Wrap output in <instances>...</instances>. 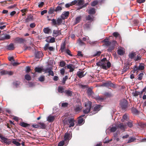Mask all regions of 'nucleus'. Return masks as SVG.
Returning a JSON list of instances; mask_svg holds the SVG:
<instances>
[{"label": "nucleus", "mask_w": 146, "mask_h": 146, "mask_svg": "<svg viewBox=\"0 0 146 146\" xmlns=\"http://www.w3.org/2000/svg\"><path fill=\"white\" fill-rule=\"evenodd\" d=\"M92 103L90 101H88L85 103V107L86 109L83 110V112L84 114H88L90 111L91 115L95 114L98 112L101 109V106L100 105H96L93 109H91Z\"/></svg>", "instance_id": "nucleus-1"}, {"label": "nucleus", "mask_w": 146, "mask_h": 146, "mask_svg": "<svg viewBox=\"0 0 146 146\" xmlns=\"http://www.w3.org/2000/svg\"><path fill=\"white\" fill-rule=\"evenodd\" d=\"M75 120L74 118L70 117L65 118L64 121V123L65 124L69 125V127H73L75 125Z\"/></svg>", "instance_id": "nucleus-2"}, {"label": "nucleus", "mask_w": 146, "mask_h": 146, "mask_svg": "<svg viewBox=\"0 0 146 146\" xmlns=\"http://www.w3.org/2000/svg\"><path fill=\"white\" fill-rule=\"evenodd\" d=\"M107 60L106 58H104L102 59L100 61L96 63V65L99 66L101 67V68L105 70L107 69L106 64Z\"/></svg>", "instance_id": "nucleus-3"}, {"label": "nucleus", "mask_w": 146, "mask_h": 146, "mask_svg": "<svg viewBox=\"0 0 146 146\" xmlns=\"http://www.w3.org/2000/svg\"><path fill=\"white\" fill-rule=\"evenodd\" d=\"M102 86L108 88H115L116 87V85L115 84H113L111 83L110 81H108L106 82L103 83L102 84Z\"/></svg>", "instance_id": "nucleus-4"}, {"label": "nucleus", "mask_w": 146, "mask_h": 146, "mask_svg": "<svg viewBox=\"0 0 146 146\" xmlns=\"http://www.w3.org/2000/svg\"><path fill=\"white\" fill-rule=\"evenodd\" d=\"M117 44V42L116 41L112 40L111 41V44L108 46V47L107 50V51L108 52H111L114 49L115 46Z\"/></svg>", "instance_id": "nucleus-5"}, {"label": "nucleus", "mask_w": 146, "mask_h": 146, "mask_svg": "<svg viewBox=\"0 0 146 146\" xmlns=\"http://www.w3.org/2000/svg\"><path fill=\"white\" fill-rule=\"evenodd\" d=\"M128 102L125 99L121 100L120 105L122 109L125 110L127 107Z\"/></svg>", "instance_id": "nucleus-6"}, {"label": "nucleus", "mask_w": 146, "mask_h": 146, "mask_svg": "<svg viewBox=\"0 0 146 146\" xmlns=\"http://www.w3.org/2000/svg\"><path fill=\"white\" fill-rule=\"evenodd\" d=\"M0 73L2 75L8 74L9 75H12L14 74L13 72L11 71H7V70H2L0 72Z\"/></svg>", "instance_id": "nucleus-7"}, {"label": "nucleus", "mask_w": 146, "mask_h": 146, "mask_svg": "<svg viewBox=\"0 0 146 146\" xmlns=\"http://www.w3.org/2000/svg\"><path fill=\"white\" fill-rule=\"evenodd\" d=\"M69 15V12L68 11H64L61 16V17L64 20L65 19H67Z\"/></svg>", "instance_id": "nucleus-8"}, {"label": "nucleus", "mask_w": 146, "mask_h": 146, "mask_svg": "<svg viewBox=\"0 0 146 146\" xmlns=\"http://www.w3.org/2000/svg\"><path fill=\"white\" fill-rule=\"evenodd\" d=\"M87 94L88 96L94 97V93L93 92L92 89L91 88H89L87 90Z\"/></svg>", "instance_id": "nucleus-9"}, {"label": "nucleus", "mask_w": 146, "mask_h": 146, "mask_svg": "<svg viewBox=\"0 0 146 146\" xmlns=\"http://www.w3.org/2000/svg\"><path fill=\"white\" fill-rule=\"evenodd\" d=\"M67 68L70 69L69 72H72L74 70L75 68V65L72 64H70L67 65Z\"/></svg>", "instance_id": "nucleus-10"}, {"label": "nucleus", "mask_w": 146, "mask_h": 146, "mask_svg": "<svg viewBox=\"0 0 146 146\" xmlns=\"http://www.w3.org/2000/svg\"><path fill=\"white\" fill-rule=\"evenodd\" d=\"M61 34L60 31L54 30L53 31L52 35L54 37H56L57 36L61 35Z\"/></svg>", "instance_id": "nucleus-11"}, {"label": "nucleus", "mask_w": 146, "mask_h": 146, "mask_svg": "<svg viewBox=\"0 0 146 146\" xmlns=\"http://www.w3.org/2000/svg\"><path fill=\"white\" fill-rule=\"evenodd\" d=\"M2 40L4 41L6 40L9 39L11 38V36L9 35L5 34L4 35H2Z\"/></svg>", "instance_id": "nucleus-12"}, {"label": "nucleus", "mask_w": 146, "mask_h": 146, "mask_svg": "<svg viewBox=\"0 0 146 146\" xmlns=\"http://www.w3.org/2000/svg\"><path fill=\"white\" fill-rule=\"evenodd\" d=\"M82 17L81 16H79L76 17L75 20L74 25H75L80 22L81 20Z\"/></svg>", "instance_id": "nucleus-13"}, {"label": "nucleus", "mask_w": 146, "mask_h": 146, "mask_svg": "<svg viewBox=\"0 0 146 146\" xmlns=\"http://www.w3.org/2000/svg\"><path fill=\"white\" fill-rule=\"evenodd\" d=\"M55 118V116L50 115L47 117V120L49 122H52L54 120Z\"/></svg>", "instance_id": "nucleus-14"}, {"label": "nucleus", "mask_w": 146, "mask_h": 146, "mask_svg": "<svg viewBox=\"0 0 146 146\" xmlns=\"http://www.w3.org/2000/svg\"><path fill=\"white\" fill-rule=\"evenodd\" d=\"M84 71H78L77 73V75L80 78H81L84 77L86 74V73L84 74Z\"/></svg>", "instance_id": "nucleus-15"}, {"label": "nucleus", "mask_w": 146, "mask_h": 146, "mask_svg": "<svg viewBox=\"0 0 146 146\" xmlns=\"http://www.w3.org/2000/svg\"><path fill=\"white\" fill-rule=\"evenodd\" d=\"M117 51L118 54L120 55H123L125 52V49L124 48L119 49Z\"/></svg>", "instance_id": "nucleus-16"}, {"label": "nucleus", "mask_w": 146, "mask_h": 146, "mask_svg": "<svg viewBox=\"0 0 146 146\" xmlns=\"http://www.w3.org/2000/svg\"><path fill=\"white\" fill-rule=\"evenodd\" d=\"M7 49L8 50H13L15 48L14 46L13 43H11L7 46Z\"/></svg>", "instance_id": "nucleus-17"}, {"label": "nucleus", "mask_w": 146, "mask_h": 146, "mask_svg": "<svg viewBox=\"0 0 146 146\" xmlns=\"http://www.w3.org/2000/svg\"><path fill=\"white\" fill-rule=\"evenodd\" d=\"M82 108L81 106H77L74 108V110L76 112H79Z\"/></svg>", "instance_id": "nucleus-18"}, {"label": "nucleus", "mask_w": 146, "mask_h": 146, "mask_svg": "<svg viewBox=\"0 0 146 146\" xmlns=\"http://www.w3.org/2000/svg\"><path fill=\"white\" fill-rule=\"evenodd\" d=\"M15 40L17 43L21 44L24 42L25 40L22 38L17 37L15 38Z\"/></svg>", "instance_id": "nucleus-19"}, {"label": "nucleus", "mask_w": 146, "mask_h": 146, "mask_svg": "<svg viewBox=\"0 0 146 146\" xmlns=\"http://www.w3.org/2000/svg\"><path fill=\"white\" fill-rule=\"evenodd\" d=\"M33 19V16L32 15H30L28 16L25 19V23H27L29 21H32Z\"/></svg>", "instance_id": "nucleus-20"}, {"label": "nucleus", "mask_w": 146, "mask_h": 146, "mask_svg": "<svg viewBox=\"0 0 146 146\" xmlns=\"http://www.w3.org/2000/svg\"><path fill=\"white\" fill-rule=\"evenodd\" d=\"M70 134L68 133H66L64 135V140L66 141L67 140H69L70 139Z\"/></svg>", "instance_id": "nucleus-21"}, {"label": "nucleus", "mask_w": 146, "mask_h": 146, "mask_svg": "<svg viewBox=\"0 0 146 146\" xmlns=\"http://www.w3.org/2000/svg\"><path fill=\"white\" fill-rule=\"evenodd\" d=\"M73 92L72 91H70L68 90H65L64 93L68 96H72V95Z\"/></svg>", "instance_id": "nucleus-22"}, {"label": "nucleus", "mask_w": 146, "mask_h": 146, "mask_svg": "<svg viewBox=\"0 0 146 146\" xmlns=\"http://www.w3.org/2000/svg\"><path fill=\"white\" fill-rule=\"evenodd\" d=\"M58 92L60 93H62L63 92L64 93L65 90L64 88L62 86H59L58 88Z\"/></svg>", "instance_id": "nucleus-23"}, {"label": "nucleus", "mask_w": 146, "mask_h": 146, "mask_svg": "<svg viewBox=\"0 0 146 146\" xmlns=\"http://www.w3.org/2000/svg\"><path fill=\"white\" fill-rule=\"evenodd\" d=\"M43 31L45 34H49L50 33H52L51 29L49 27L44 28L43 29Z\"/></svg>", "instance_id": "nucleus-24"}, {"label": "nucleus", "mask_w": 146, "mask_h": 146, "mask_svg": "<svg viewBox=\"0 0 146 146\" xmlns=\"http://www.w3.org/2000/svg\"><path fill=\"white\" fill-rule=\"evenodd\" d=\"M43 55L42 53L40 51L37 52L35 55V57L38 58H40Z\"/></svg>", "instance_id": "nucleus-25"}, {"label": "nucleus", "mask_w": 146, "mask_h": 146, "mask_svg": "<svg viewBox=\"0 0 146 146\" xmlns=\"http://www.w3.org/2000/svg\"><path fill=\"white\" fill-rule=\"evenodd\" d=\"M93 98L96 99L97 100L101 102L104 99V98L100 97L99 96H94Z\"/></svg>", "instance_id": "nucleus-26"}, {"label": "nucleus", "mask_w": 146, "mask_h": 146, "mask_svg": "<svg viewBox=\"0 0 146 146\" xmlns=\"http://www.w3.org/2000/svg\"><path fill=\"white\" fill-rule=\"evenodd\" d=\"M34 70L35 72L40 73L43 71V68L40 67H36Z\"/></svg>", "instance_id": "nucleus-27"}, {"label": "nucleus", "mask_w": 146, "mask_h": 146, "mask_svg": "<svg viewBox=\"0 0 146 146\" xmlns=\"http://www.w3.org/2000/svg\"><path fill=\"white\" fill-rule=\"evenodd\" d=\"M20 125L23 127H27L30 126V125L27 123L22 122L20 123Z\"/></svg>", "instance_id": "nucleus-28"}, {"label": "nucleus", "mask_w": 146, "mask_h": 146, "mask_svg": "<svg viewBox=\"0 0 146 146\" xmlns=\"http://www.w3.org/2000/svg\"><path fill=\"white\" fill-rule=\"evenodd\" d=\"M88 13L91 15H94L96 13L95 9L94 8H92L88 11Z\"/></svg>", "instance_id": "nucleus-29"}, {"label": "nucleus", "mask_w": 146, "mask_h": 146, "mask_svg": "<svg viewBox=\"0 0 146 146\" xmlns=\"http://www.w3.org/2000/svg\"><path fill=\"white\" fill-rule=\"evenodd\" d=\"M108 39H105L103 40V42L105 43V45L106 46H108L111 44V41H108Z\"/></svg>", "instance_id": "nucleus-30"}, {"label": "nucleus", "mask_w": 146, "mask_h": 146, "mask_svg": "<svg viewBox=\"0 0 146 146\" xmlns=\"http://www.w3.org/2000/svg\"><path fill=\"white\" fill-rule=\"evenodd\" d=\"M40 127L39 129H44L46 128V125L43 123L40 122L39 123Z\"/></svg>", "instance_id": "nucleus-31"}, {"label": "nucleus", "mask_w": 146, "mask_h": 146, "mask_svg": "<svg viewBox=\"0 0 146 146\" xmlns=\"http://www.w3.org/2000/svg\"><path fill=\"white\" fill-rule=\"evenodd\" d=\"M136 56V54L135 52L131 53H129V58L131 59H134L135 57Z\"/></svg>", "instance_id": "nucleus-32"}, {"label": "nucleus", "mask_w": 146, "mask_h": 146, "mask_svg": "<svg viewBox=\"0 0 146 146\" xmlns=\"http://www.w3.org/2000/svg\"><path fill=\"white\" fill-rule=\"evenodd\" d=\"M136 140V139L135 137H130L127 142V143H128L133 142Z\"/></svg>", "instance_id": "nucleus-33"}, {"label": "nucleus", "mask_w": 146, "mask_h": 146, "mask_svg": "<svg viewBox=\"0 0 146 146\" xmlns=\"http://www.w3.org/2000/svg\"><path fill=\"white\" fill-rule=\"evenodd\" d=\"M0 138L5 143H7V141L8 140V139L5 137L3 136L0 133Z\"/></svg>", "instance_id": "nucleus-34"}, {"label": "nucleus", "mask_w": 146, "mask_h": 146, "mask_svg": "<svg viewBox=\"0 0 146 146\" xmlns=\"http://www.w3.org/2000/svg\"><path fill=\"white\" fill-rule=\"evenodd\" d=\"M117 128H120L121 129L123 130L125 128V126L122 123H120L117 125Z\"/></svg>", "instance_id": "nucleus-35"}, {"label": "nucleus", "mask_w": 146, "mask_h": 146, "mask_svg": "<svg viewBox=\"0 0 146 146\" xmlns=\"http://www.w3.org/2000/svg\"><path fill=\"white\" fill-rule=\"evenodd\" d=\"M63 20V19L62 18H58L57 19V25H59L62 22Z\"/></svg>", "instance_id": "nucleus-36"}, {"label": "nucleus", "mask_w": 146, "mask_h": 146, "mask_svg": "<svg viewBox=\"0 0 146 146\" xmlns=\"http://www.w3.org/2000/svg\"><path fill=\"white\" fill-rule=\"evenodd\" d=\"M20 83V82L19 81H15L13 82V84L15 86L16 88H17L19 86Z\"/></svg>", "instance_id": "nucleus-37"}, {"label": "nucleus", "mask_w": 146, "mask_h": 146, "mask_svg": "<svg viewBox=\"0 0 146 146\" xmlns=\"http://www.w3.org/2000/svg\"><path fill=\"white\" fill-rule=\"evenodd\" d=\"M62 9V7L60 6H58L55 9V11L56 12H60Z\"/></svg>", "instance_id": "nucleus-38"}, {"label": "nucleus", "mask_w": 146, "mask_h": 146, "mask_svg": "<svg viewBox=\"0 0 146 146\" xmlns=\"http://www.w3.org/2000/svg\"><path fill=\"white\" fill-rule=\"evenodd\" d=\"M78 118V123L79 125H82L84 121V119L83 118H79V117Z\"/></svg>", "instance_id": "nucleus-39"}, {"label": "nucleus", "mask_w": 146, "mask_h": 146, "mask_svg": "<svg viewBox=\"0 0 146 146\" xmlns=\"http://www.w3.org/2000/svg\"><path fill=\"white\" fill-rule=\"evenodd\" d=\"M139 70L138 67L136 66L135 65L133 67V70L132 71L133 73H135L136 72H137Z\"/></svg>", "instance_id": "nucleus-40"}, {"label": "nucleus", "mask_w": 146, "mask_h": 146, "mask_svg": "<svg viewBox=\"0 0 146 146\" xmlns=\"http://www.w3.org/2000/svg\"><path fill=\"white\" fill-rule=\"evenodd\" d=\"M25 79L27 81H30L31 80V76L28 74L25 75Z\"/></svg>", "instance_id": "nucleus-41"}, {"label": "nucleus", "mask_w": 146, "mask_h": 146, "mask_svg": "<svg viewBox=\"0 0 146 146\" xmlns=\"http://www.w3.org/2000/svg\"><path fill=\"white\" fill-rule=\"evenodd\" d=\"M131 111L133 113L135 114H137L138 113V110L134 108H132Z\"/></svg>", "instance_id": "nucleus-42"}, {"label": "nucleus", "mask_w": 146, "mask_h": 146, "mask_svg": "<svg viewBox=\"0 0 146 146\" xmlns=\"http://www.w3.org/2000/svg\"><path fill=\"white\" fill-rule=\"evenodd\" d=\"M55 9L52 7H50L49 9V11H48V13L49 14H51L53 13L55 11Z\"/></svg>", "instance_id": "nucleus-43"}, {"label": "nucleus", "mask_w": 146, "mask_h": 146, "mask_svg": "<svg viewBox=\"0 0 146 146\" xmlns=\"http://www.w3.org/2000/svg\"><path fill=\"white\" fill-rule=\"evenodd\" d=\"M65 48V43L62 44L61 45L60 49L61 51L63 52L64 51V49Z\"/></svg>", "instance_id": "nucleus-44"}, {"label": "nucleus", "mask_w": 146, "mask_h": 146, "mask_svg": "<svg viewBox=\"0 0 146 146\" xmlns=\"http://www.w3.org/2000/svg\"><path fill=\"white\" fill-rule=\"evenodd\" d=\"M23 48H24V51H26L27 50H30L31 49V47L30 46H27L25 44L23 46Z\"/></svg>", "instance_id": "nucleus-45"}, {"label": "nucleus", "mask_w": 146, "mask_h": 146, "mask_svg": "<svg viewBox=\"0 0 146 146\" xmlns=\"http://www.w3.org/2000/svg\"><path fill=\"white\" fill-rule=\"evenodd\" d=\"M84 0H78L77 2V5H83L84 3Z\"/></svg>", "instance_id": "nucleus-46"}, {"label": "nucleus", "mask_w": 146, "mask_h": 146, "mask_svg": "<svg viewBox=\"0 0 146 146\" xmlns=\"http://www.w3.org/2000/svg\"><path fill=\"white\" fill-rule=\"evenodd\" d=\"M66 63L64 61H62L60 62L59 66L61 67H63L64 66Z\"/></svg>", "instance_id": "nucleus-47"}, {"label": "nucleus", "mask_w": 146, "mask_h": 146, "mask_svg": "<svg viewBox=\"0 0 146 146\" xmlns=\"http://www.w3.org/2000/svg\"><path fill=\"white\" fill-rule=\"evenodd\" d=\"M48 39L46 40V42H49L50 43H53L55 41V38L54 37H51L49 41L48 40Z\"/></svg>", "instance_id": "nucleus-48"}, {"label": "nucleus", "mask_w": 146, "mask_h": 146, "mask_svg": "<svg viewBox=\"0 0 146 146\" xmlns=\"http://www.w3.org/2000/svg\"><path fill=\"white\" fill-rule=\"evenodd\" d=\"M139 94H140V92L135 91L134 92H133L132 94L134 96H138Z\"/></svg>", "instance_id": "nucleus-49"}, {"label": "nucleus", "mask_w": 146, "mask_h": 146, "mask_svg": "<svg viewBox=\"0 0 146 146\" xmlns=\"http://www.w3.org/2000/svg\"><path fill=\"white\" fill-rule=\"evenodd\" d=\"M38 80L39 81L42 82L45 80L44 76L43 75L41 76L39 78Z\"/></svg>", "instance_id": "nucleus-50"}, {"label": "nucleus", "mask_w": 146, "mask_h": 146, "mask_svg": "<svg viewBox=\"0 0 146 146\" xmlns=\"http://www.w3.org/2000/svg\"><path fill=\"white\" fill-rule=\"evenodd\" d=\"M98 3V2L97 0L94 1L91 4V5L92 6H94L96 5Z\"/></svg>", "instance_id": "nucleus-51"}, {"label": "nucleus", "mask_w": 146, "mask_h": 146, "mask_svg": "<svg viewBox=\"0 0 146 146\" xmlns=\"http://www.w3.org/2000/svg\"><path fill=\"white\" fill-rule=\"evenodd\" d=\"M144 75L143 73H141L138 75V79L139 80H141L143 76Z\"/></svg>", "instance_id": "nucleus-52"}, {"label": "nucleus", "mask_w": 146, "mask_h": 146, "mask_svg": "<svg viewBox=\"0 0 146 146\" xmlns=\"http://www.w3.org/2000/svg\"><path fill=\"white\" fill-rule=\"evenodd\" d=\"M141 58V55H137V58H135L134 59V60L135 61H137L139 60H140Z\"/></svg>", "instance_id": "nucleus-53"}, {"label": "nucleus", "mask_w": 146, "mask_h": 146, "mask_svg": "<svg viewBox=\"0 0 146 146\" xmlns=\"http://www.w3.org/2000/svg\"><path fill=\"white\" fill-rule=\"evenodd\" d=\"M68 78V77L67 76H66L64 77L63 78L62 81V82L63 84H64L65 83V82Z\"/></svg>", "instance_id": "nucleus-54"}, {"label": "nucleus", "mask_w": 146, "mask_h": 146, "mask_svg": "<svg viewBox=\"0 0 146 146\" xmlns=\"http://www.w3.org/2000/svg\"><path fill=\"white\" fill-rule=\"evenodd\" d=\"M66 67H65L64 68H62L60 70V73L62 75H64L65 73V69H66Z\"/></svg>", "instance_id": "nucleus-55"}, {"label": "nucleus", "mask_w": 146, "mask_h": 146, "mask_svg": "<svg viewBox=\"0 0 146 146\" xmlns=\"http://www.w3.org/2000/svg\"><path fill=\"white\" fill-rule=\"evenodd\" d=\"M86 19L88 21H92L93 19L91 16L89 15L86 17Z\"/></svg>", "instance_id": "nucleus-56"}, {"label": "nucleus", "mask_w": 146, "mask_h": 146, "mask_svg": "<svg viewBox=\"0 0 146 146\" xmlns=\"http://www.w3.org/2000/svg\"><path fill=\"white\" fill-rule=\"evenodd\" d=\"M113 35L116 38L120 36L119 34L117 32H115L113 33Z\"/></svg>", "instance_id": "nucleus-57"}, {"label": "nucleus", "mask_w": 146, "mask_h": 146, "mask_svg": "<svg viewBox=\"0 0 146 146\" xmlns=\"http://www.w3.org/2000/svg\"><path fill=\"white\" fill-rule=\"evenodd\" d=\"M66 52L69 55L72 56V55L71 54V52L69 49H66L65 50Z\"/></svg>", "instance_id": "nucleus-58"}, {"label": "nucleus", "mask_w": 146, "mask_h": 146, "mask_svg": "<svg viewBox=\"0 0 146 146\" xmlns=\"http://www.w3.org/2000/svg\"><path fill=\"white\" fill-rule=\"evenodd\" d=\"M107 63H106V64L107 65L106 67H107V69L108 68H110L111 67V64L110 63V62L109 61H108L107 60Z\"/></svg>", "instance_id": "nucleus-59"}, {"label": "nucleus", "mask_w": 146, "mask_h": 146, "mask_svg": "<svg viewBox=\"0 0 146 146\" xmlns=\"http://www.w3.org/2000/svg\"><path fill=\"white\" fill-rule=\"evenodd\" d=\"M101 53L102 52L101 51H98V52H97L96 53L94 54L93 55V56L94 57H95L97 56H99L101 54Z\"/></svg>", "instance_id": "nucleus-60"}, {"label": "nucleus", "mask_w": 146, "mask_h": 146, "mask_svg": "<svg viewBox=\"0 0 146 146\" xmlns=\"http://www.w3.org/2000/svg\"><path fill=\"white\" fill-rule=\"evenodd\" d=\"M48 75H51L52 76H53L54 75V73L51 70V69L50 68V70L48 71Z\"/></svg>", "instance_id": "nucleus-61"}, {"label": "nucleus", "mask_w": 146, "mask_h": 146, "mask_svg": "<svg viewBox=\"0 0 146 146\" xmlns=\"http://www.w3.org/2000/svg\"><path fill=\"white\" fill-rule=\"evenodd\" d=\"M68 105V103L66 102L63 103L61 104L62 106L64 108H66L67 107Z\"/></svg>", "instance_id": "nucleus-62"}, {"label": "nucleus", "mask_w": 146, "mask_h": 146, "mask_svg": "<svg viewBox=\"0 0 146 146\" xmlns=\"http://www.w3.org/2000/svg\"><path fill=\"white\" fill-rule=\"evenodd\" d=\"M117 129V128L115 127H113L110 129V131L111 132H114Z\"/></svg>", "instance_id": "nucleus-63"}, {"label": "nucleus", "mask_w": 146, "mask_h": 146, "mask_svg": "<svg viewBox=\"0 0 146 146\" xmlns=\"http://www.w3.org/2000/svg\"><path fill=\"white\" fill-rule=\"evenodd\" d=\"M64 144V141H60L58 143V146H63Z\"/></svg>", "instance_id": "nucleus-64"}]
</instances>
